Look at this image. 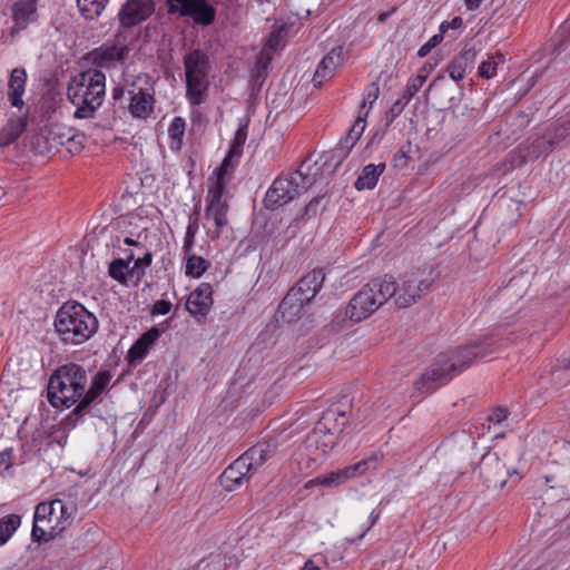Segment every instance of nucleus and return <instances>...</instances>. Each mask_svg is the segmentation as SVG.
<instances>
[{
	"label": "nucleus",
	"mask_w": 570,
	"mask_h": 570,
	"mask_svg": "<svg viewBox=\"0 0 570 570\" xmlns=\"http://www.w3.org/2000/svg\"><path fill=\"white\" fill-rule=\"evenodd\" d=\"M106 92V76L97 69H88L73 76L67 95L76 107L73 116L80 119L92 118L101 106Z\"/></svg>",
	"instance_id": "obj_1"
},
{
	"label": "nucleus",
	"mask_w": 570,
	"mask_h": 570,
	"mask_svg": "<svg viewBox=\"0 0 570 570\" xmlns=\"http://www.w3.org/2000/svg\"><path fill=\"white\" fill-rule=\"evenodd\" d=\"M97 317L78 302H67L57 312L55 330L65 344L80 345L98 331Z\"/></svg>",
	"instance_id": "obj_2"
},
{
	"label": "nucleus",
	"mask_w": 570,
	"mask_h": 570,
	"mask_svg": "<svg viewBox=\"0 0 570 570\" xmlns=\"http://www.w3.org/2000/svg\"><path fill=\"white\" fill-rule=\"evenodd\" d=\"M77 513V504L58 498L40 502L35 510L32 539L37 542H48L68 529Z\"/></svg>",
	"instance_id": "obj_3"
},
{
	"label": "nucleus",
	"mask_w": 570,
	"mask_h": 570,
	"mask_svg": "<svg viewBox=\"0 0 570 570\" xmlns=\"http://www.w3.org/2000/svg\"><path fill=\"white\" fill-rule=\"evenodd\" d=\"M488 354L480 345L462 347L451 355H442L438 358L421 379L415 383V389L421 393H431L439 385L444 384L468 367L474 358L484 357Z\"/></svg>",
	"instance_id": "obj_4"
},
{
	"label": "nucleus",
	"mask_w": 570,
	"mask_h": 570,
	"mask_svg": "<svg viewBox=\"0 0 570 570\" xmlns=\"http://www.w3.org/2000/svg\"><path fill=\"white\" fill-rule=\"evenodd\" d=\"M87 385V372L82 366L76 363L65 364L50 376L48 400L55 407L69 409L85 397Z\"/></svg>",
	"instance_id": "obj_5"
},
{
	"label": "nucleus",
	"mask_w": 570,
	"mask_h": 570,
	"mask_svg": "<svg viewBox=\"0 0 570 570\" xmlns=\"http://www.w3.org/2000/svg\"><path fill=\"white\" fill-rule=\"evenodd\" d=\"M395 293L396 283L392 276L372 279L351 298L345 308V317L358 323L370 317Z\"/></svg>",
	"instance_id": "obj_6"
},
{
	"label": "nucleus",
	"mask_w": 570,
	"mask_h": 570,
	"mask_svg": "<svg viewBox=\"0 0 570 570\" xmlns=\"http://www.w3.org/2000/svg\"><path fill=\"white\" fill-rule=\"evenodd\" d=\"M325 279L322 269H313L303 276L298 283L293 286L278 307V314L285 322L294 321L302 308L308 304L320 292Z\"/></svg>",
	"instance_id": "obj_7"
},
{
	"label": "nucleus",
	"mask_w": 570,
	"mask_h": 570,
	"mask_svg": "<svg viewBox=\"0 0 570 570\" xmlns=\"http://www.w3.org/2000/svg\"><path fill=\"white\" fill-rule=\"evenodd\" d=\"M314 180L297 169L288 175L277 177L268 188L264 204L267 209L279 208L302 194L313 185Z\"/></svg>",
	"instance_id": "obj_8"
},
{
	"label": "nucleus",
	"mask_w": 570,
	"mask_h": 570,
	"mask_svg": "<svg viewBox=\"0 0 570 570\" xmlns=\"http://www.w3.org/2000/svg\"><path fill=\"white\" fill-rule=\"evenodd\" d=\"M229 180L230 179L214 175L209 177V186L206 197L205 220L207 225H213V228L210 226L207 227L212 238L219 237L222 229L228 224L227 213L229 206L223 196Z\"/></svg>",
	"instance_id": "obj_9"
},
{
	"label": "nucleus",
	"mask_w": 570,
	"mask_h": 570,
	"mask_svg": "<svg viewBox=\"0 0 570 570\" xmlns=\"http://www.w3.org/2000/svg\"><path fill=\"white\" fill-rule=\"evenodd\" d=\"M130 102L128 109L136 118L146 119L154 110L155 89L147 76H139L128 90Z\"/></svg>",
	"instance_id": "obj_10"
},
{
	"label": "nucleus",
	"mask_w": 570,
	"mask_h": 570,
	"mask_svg": "<svg viewBox=\"0 0 570 570\" xmlns=\"http://www.w3.org/2000/svg\"><path fill=\"white\" fill-rule=\"evenodd\" d=\"M168 14L190 17L196 23L209 26L214 22L216 11L206 0H166Z\"/></svg>",
	"instance_id": "obj_11"
},
{
	"label": "nucleus",
	"mask_w": 570,
	"mask_h": 570,
	"mask_svg": "<svg viewBox=\"0 0 570 570\" xmlns=\"http://www.w3.org/2000/svg\"><path fill=\"white\" fill-rule=\"evenodd\" d=\"M347 424L346 411L341 406H332L327 409L321 420L317 422L313 432L308 435L309 445H318L323 432L340 434Z\"/></svg>",
	"instance_id": "obj_12"
},
{
	"label": "nucleus",
	"mask_w": 570,
	"mask_h": 570,
	"mask_svg": "<svg viewBox=\"0 0 570 570\" xmlns=\"http://www.w3.org/2000/svg\"><path fill=\"white\" fill-rule=\"evenodd\" d=\"M432 281L424 278L422 274L406 275L402 282V286H396V293L393 295L395 304L400 308L411 306L420 298L430 287Z\"/></svg>",
	"instance_id": "obj_13"
},
{
	"label": "nucleus",
	"mask_w": 570,
	"mask_h": 570,
	"mask_svg": "<svg viewBox=\"0 0 570 570\" xmlns=\"http://www.w3.org/2000/svg\"><path fill=\"white\" fill-rule=\"evenodd\" d=\"M155 10L153 0H127L118 17L121 26L134 27L148 19Z\"/></svg>",
	"instance_id": "obj_14"
},
{
	"label": "nucleus",
	"mask_w": 570,
	"mask_h": 570,
	"mask_svg": "<svg viewBox=\"0 0 570 570\" xmlns=\"http://www.w3.org/2000/svg\"><path fill=\"white\" fill-rule=\"evenodd\" d=\"M479 472L488 488L501 489L507 482L508 471L495 454L488 453L482 456Z\"/></svg>",
	"instance_id": "obj_15"
},
{
	"label": "nucleus",
	"mask_w": 570,
	"mask_h": 570,
	"mask_svg": "<svg viewBox=\"0 0 570 570\" xmlns=\"http://www.w3.org/2000/svg\"><path fill=\"white\" fill-rule=\"evenodd\" d=\"M246 139H247L246 127L240 126L234 135V138L229 145L227 155L223 159L220 166L214 170V173H213L214 176H219L223 178L230 179L232 171L235 168V166L238 164V160L243 154V147L245 145Z\"/></svg>",
	"instance_id": "obj_16"
},
{
	"label": "nucleus",
	"mask_w": 570,
	"mask_h": 570,
	"mask_svg": "<svg viewBox=\"0 0 570 570\" xmlns=\"http://www.w3.org/2000/svg\"><path fill=\"white\" fill-rule=\"evenodd\" d=\"M213 287L209 283L199 284L186 301V309L194 317H205L213 306Z\"/></svg>",
	"instance_id": "obj_17"
},
{
	"label": "nucleus",
	"mask_w": 570,
	"mask_h": 570,
	"mask_svg": "<svg viewBox=\"0 0 570 570\" xmlns=\"http://www.w3.org/2000/svg\"><path fill=\"white\" fill-rule=\"evenodd\" d=\"M128 53L125 45L106 42L89 53V59L96 67L110 68L124 61Z\"/></svg>",
	"instance_id": "obj_18"
},
{
	"label": "nucleus",
	"mask_w": 570,
	"mask_h": 570,
	"mask_svg": "<svg viewBox=\"0 0 570 570\" xmlns=\"http://www.w3.org/2000/svg\"><path fill=\"white\" fill-rule=\"evenodd\" d=\"M11 12L13 27L10 35L13 37L37 20V0H18L12 4Z\"/></svg>",
	"instance_id": "obj_19"
},
{
	"label": "nucleus",
	"mask_w": 570,
	"mask_h": 570,
	"mask_svg": "<svg viewBox=\"0 0 570 570\" xmlns=\"http://www.w3.org/2000/svg\"><path fill=\"white\" fill-rule=\"evenodd\" d=\"M366 117L367 112H365L363 116L362 111H358L357 118L355 119L353 126L346 136L341 139L338 146L332 151L331 159L338 158V163H341L342 159L347 157L353 146L364 132L366 127Z\"/></svg>",
	"instance_id": "obj_20"
},
{
	"label": "nucleus",
	"mask_w": 570,
	"mask_h": 570,
	"mask_svg": "<svg viewBox=\"0 0 570 570\" xmlns=\"http://www.w3.org/2000/svg\"><path fill=\"white\" fill-rule=\"evenodd\" d=\"M111 374L109 371H99L91 380L90 386L85 389V397L81 399L73 410L75 414L85 411L109 385Z\"/></svg>",
	"instance_id": "obj_21"
},
{
	"label": "nucleus",
	"mask_w": 570,
	"mask_h": 570,
	"mask_svg": "<svg viewBox=\"0 0 570 570\" xmlns=\"http://www.w3.org/2000/svg\"><path fill=\"white\" fill-rule=\"evenodd\" d=\"M253 472L242 456L236 459L220 475V483L226 491H234L242 485L245 476Z\"/></svg>",
	"instance_id": "obj_22"
},
{
	"label": "nucleus",
	"mask_w": 570,
	"mask_h": 570,
	"mask_svg": "<svg viewBox=\"0 0 570 570\" xmlns=\"http://www.w3.org/2000/svg\"><path fill=\"white\" fill-rule=\"evenodd\" d=\"M342 48L332 49L318 63L313 82L315 87H320L325 79L334 76L335 70L342 65Z\"/></svg>",
	"instance_id": "obj_23"
},
{
	"label": "nucleus",
	"mask_w": 570,
	"mask_h": 570,
	"mask_svg": "<svg viewBox=\"0 0 570 570\" xmlns=\"http://www.w3.org/2000/svg\"><path fill=\"white\" fill-rule=\"evenodd\" d=\"M276 452V445L273 442H262L258 443L250 449H248L240 456L246 462V464L250 468L252 471L257 470L261 465H263L269 458H272Z\"/></svg>",
	"instance_id": "obj_24"
},
{
	"label": "nucleus",
	"mask_w": 570,
	"mask_h": 570,
	"mask_svg": "<svg viewBox=\"0 0 570 570\" xmlns=\"http://www.w3.org/2000/svg\"><path fill=\"white\" fill-rule=\"evenodd\" d=\"M27 82V72L22 68H14L9 78L8 82V98L11 105L16 108L23 106L22 96L24 94Z\"/></svg>",
	"instance_id": "obj_25"
},
{
	"label": "nucleus",
	"mask_w": 570,
	"mask_h": 570,
	"mask_svg": "<svg viewBox=\"0 0 570 570\" xmlns=\"http://www.w3.org/2000/svg\"><path fill=\"white\" fill-rule=\"evenodd\" d=\"M475 59L476 51L474 49L469 48L463 50L448 67L451 79L454 81L462 80L465 73L472 70Z\"/></svg>",
	"instance_id": "obj_26"
},
{
	"label": "nucleus",
	"mask_w": 570,
	"mask_h": 570,
	"mask_svg": "<svg viewBox=\"0 0 570 570\" xmlns=\"http://www.w3.org/2000/svg\"><path fill=\"white\" fill-rule=\"evenodd\" d=\"M27 127L26 116L10 117L0 130V147L14 142Z\"/></svg>",
	"instance_id": "obj_27"
},
{
	"label": "nucleus",
	"mask_w": 570,
	"mask_h": 570,
	"mask_svg": "<svg viewBox=\"0 0 570 570\" xmlns=\"http://www.w3.org/2000/svg\"><path fill=\"white\" fill-rule=\"evenodd\" d=\"M385 167L384 163H380L377 165L368 164L364 166L354 184L355 188L357 190L373 189L376 186L380 176L384 173Z\"/></svg>",
	"instance_id": "obj_28"
},
{
	"label": "nucleus",
	"mask_w": 570,
	"mask_h": 570,
	"mask_svg": "<svg viewBox=\"0 0 570 570\" xmlns=\"http://www.w3.org/2000/svg\"><path fill=\"white\" fill-rule=\"evenodd\" d=\"M159 335L160 333L157 328H151L144 333L130 347L128 352L129 361L135 362L142 360L146 356L148 348L157 341Z\"/></svg>",
	"instance_id": "obj_29"
},
{
	"label": "nucleus",
	"mask_w": 570,
	"mask_h": 570,
	"mask_svg": "<svg viewBox=\"0 0 570 570\" xmlns=\"http://www.w3.org/2000/svg\"><path fill=\"white\" fill-rule=\"evenodd\" d=\"M186 76L207 75L208 59L207 56L200 50H193L184 58Z\"/></svg>",
	"instance_id": "obj_30"
},
{
	"label": "nucleus",
	"mask_w": 570,
	"mask_h": 570,
	"mask_svg": "<svg viewBox=\"0 0 570 570\" xmlns=\"http://www.w3.org/2000/svg\"><path fill=\"white\" fill-rule=\"evenodd\" d=\"M187 98L190 104L199 105L202 97L207 90V75L186 76Z\"/></svg>",
	"instance_id": "obj_31"
},
{
	"label": "nucleus",
	"mask_w": 570,
	"mask_h": 570,
	"mask_svg": "<svg viewBox=\"0 0 570 570\" xmlns=\"http://www.w3.org/2000/svg\"><path fill=\"white\" fill-rule=\"evenodd\" d=\"M134 258H135V255L132 252H130L126 256V258L114 259L109 264V269H108L109 276L111 278L116 279L117 282H119L120 284H127L128 279H132L129 263L131 261H134Z\"/></svg>",
	"instance_id": "obj_32"
},
{
	"label": "nucleus",
	"mask_w": 570,
	"mask_h": 570,
	"mask_svg": "<svg viewBox=\"0 0 570 570\" xmlns=\"http://www.w3.org/2000/svg\"><path fill=\"white\" fill-rule=\"evenodd\" d=\"M20 524L21 517L19 514H8L0 519V547L11 539Z\"/></svg>",
	"instance_id": "obj_33"
},
{
	"label": "nucleus",
	"mask_w": 570,
	"mask_h": 570,
	"mask_svg": "<svg viewBox=\"0 0 570 570\" xmlns=\"http://www.w3.org/2000/svg\"><path fill=\"white\" fill-rule=\"evenodd\" d=\"M109 0H77L79 11L86 19L98 18L106 8Z\"/></svg>",
	"instance_id": "obj_34"
},
{
	"label": "nucleus",
	"mask_w": 570,
	"mask_h": 570,
	"mask_svg": "<svg viewBox=\"0 0 570 570\" xmlns=\"http://www.w3.org/2000/svg\"><path fill=\"white\" fill-rule=\"evenodd\" d=\"M186 259V275L198 278L200 277L208 268L209 264L206 259L200 256H196L193 254H187Z\"/></svg>",
	"instance_id": "obj_35"
},
{
	"label": "nucleus",
	"mask_w": 570,
	"mask_h": 570,
	"mask_svg": "<svg viewBox=\"0 0 570 570\" xmlns=\"http://www.w3.org/2000/svg\"><path fill=\"white\" fill-rule=\"evenodd\" d=\"M422 78L421 77H412L409 79L405 90L401 99H399L394 104V108L400 107L403 108L409 101L414 97V95L422 88Z\"/></svg>",
	"instance_id": "obj_36"
},
{
	"label": "nucleus",
	"mask_w": 570,
	"mask_h": 570,
	"mask_svg": "<svg viewBox=\"0 0 570 570\" xmlns=\"http://www.w3.org/2000/svg\"><path fill=\"white\" fill-rule=\"evenodd\" d=\"M503 61L501 55L490 56L485 61H482L479 66L478 72L480 77L490 79L495 76L499 63Z\"/></svg>",
	"instance_id": "obj_37"
},
{
	"label": "nucleus",
	"mask_w": 570,
	"mask_h": 570,
	"mask_svg": "<svg viewBox=\"0 0 570 570\" xmlns=\"http://www.w3.org/2000/svg\"><path fill=\"white\" fill-rule=\"evenodd\" d=\"M347 475L344 471V468L337 471H332L326 475H322L316 478L313 482L325 487H337L344 482H346Z\"/></svg>",
	"instance_id": "obj_38"
},
{
	"label": "nucleus",
	"mask_w": 570,
	"mask_h": 570,
	"mask_svg": "<svg viewBox=\"0 0 570 570\" xmlns=\"http://www.w3.org/2000/svg\"><path fill=\"white\" fill-rule=\"evenodd\" d=\"M186 122L181 117H175L168 128V135L176 148H179L185 134Z\"/></svg>",
	"instance_id": "obj_39"
},
{
	"label": "nucleus",
	"mask_w": 570,
	"mask_h": 570,
	"mask_svg": "<svg viewBox=\"0 0 570 570\" xmlns=\"http://www.w3.org/2000/svg\"><path fill=\"white\" fill-rule=\"evenodd\" d=\"M551 145L552 140L550 139V137L543 136L541 138H538L529 146L527 157L532 159L538 158L542 154L548 153Z\"/></svg>",
	"instance_id": "obj_40"
},
{
	"label": "nucleus",
	"mask_w": 570,
	"mask_h": 570,
	"mask_svg": "<svg viewBox=\"0 0 570 570\" xmlns=\"http://www.w3.org/2000/svg\"><path fill=\"white\" fill-rule=\"evenodd\" d=\"M376 458H370L367 460H362L355 464L348 465L344 468V471L347 475V479L355 478L357 475L364 474L371 466L375 468Z\"/></svg>",
	"instance_id": "obj_41"
},
{
	"label": "nucleus",
	"mask_w": 570,
	"mask_h": 570,
	"mask_svg": "<svg viewBox=\"0 0 570 570\" xmlns=\"http://www.w3.org/2000/svg\"><path fill=\"white\" fill-rule=\"evenodd\" d=\"M151 261L153 254L150 252H146L142 257L137 258L130 267L131 278L140 281L145 275V269L150 266Z\"/></svg>",
	"instance_id": "obj_42"
},
{
	"label": "nucleus",
	"mask_w": 570,
	"mask_h": 570,
	"mask_svg": "<svg viewBox=\"0 0 570 570\" xmlns=\"http://www.w3.org/2000/svg\"><path fill=\"white\" fill-rule=\"evenodd\" d=\"M336 441H337L336 434H333L331 432H323L318 445H314V446L321 451L322 455H327L335 446ZM307 445L309 448L313 446V445H309L308 442H307Z\"/></svg>",
	"instance_id": "obj_43"
},
{
	"label": "nucleus",
	"mask_w": 570,
	"mask_h": 570,
	"mask_svg": "<svg viewBox=\"0 0 570 570\" xmlns=\"http://www.w3.org/2000/svg\"><path fill=\"white\" fill-rule=\"evenodd\" d=\"M197 229H198V225H197V219L195 218L189 222L187 229H186V235H185L184 245H183V249H184L185 254H189L191 252L193 246H194V237L197 233Z\"/></svg>",
	"instance_id": "obj_44"
},
{
	"label": "nucleus",
	"mask_w": 570,
	"mask_h": 570,
	"mask_svg": "<svg viewBox=\"0 0 570 570\" xmlns=\"http://www.w3.org/2000/svg\"><path fill=\"white\" fill-rule=\"evenodd\" d=\"M377 97H379V87L375 83L370 85L366 88V90H365L364 100H363V104H362V107H361V110H360V111H362L363 116H364L365 112H368L367 110H365L366 104L368 102L370 104V108H371L372 105L377 99Z\"/></svg>",
	"instance_id": "obj_45"
},
{
	"label": "nucleus",
	"mask_w": 570,
	"mask_h": 570,
	"mask_svg": "<svg viewBox=\"0 0 570 570\" xmlns=\"http://www.w3.org/2000/svg\"><path fill=\"white\" fill-rule=\"evenodd\" d=\"M86 137L82 134H75L67 139L68 150L70 153H80L83 148Z\"/></svg>",
	"instance_id": "obj_46"
},
{
	"label": "nucleus",
	"mask_w": 570,
	"mask_h": 570,
	"mask_svg": "<svg viewBox=\"0 0 570 570\" xmlns=\"http://www.w3.org/2000/svg\"><path fill=\"white\" fill-rule=\"evenodd\" d=\"M442 40L441 35L433 36L426 43H424L417 51L419 57L423 58L429 55L432 48H434Z\"/></svg>",
	"instance_id": "obj_47"
},
{
	"label": "nucleus",
	"mask_w": 570,
	"mask_h": 570,
	"mask_svg": "<svg viewBox=\"0 0 570 570\" xmlns=\"http://www.w3.org/2000/svg\"><path fill=\"white\" fill-rule=\"evenodd\" d=\"M171 308V303L165 299L157 301L151 309L154 315H166Z\"/></svg>",
	"instance_id": "obj_48"
},
{
	"label": "nucleus",
	"mask_w": 570,
	"mask_h": 570,
	"mask_svg": "<svg viewBox=\"0 0 570 570\" xmlns=\"http://www.w3.org/2000/svg\"><path fill=\"white\" fill-rule=\"evenodd\" d=\"M380 514L381 512L380 511H375L373 510L368 518H367V522L362 531V533L358 535V539H363L365 533L377 522L379 518H380Z\"/></svg>",
	"instance_id": "obj_49"
},
{
	"label": "nucleus",
	"mask_w": 570,
	"mask_h": 570,
	"mask_svg": "<svg viewBox=\"0 0 570 570\" xmlns=\"http://www.w3.org/2000/svg\"><path fill=\"white\" fill-rule=\"evenodd\" d=\"M507 416H508L507 410L499 407L492 412V414L489 416V420H490V422L499 424L502 421H504L507 419Z\"/></svg>",
	"instance_id": "obj_50"
},
{
	"label": "nucleus",
	"mask_w": 570,
	"mask_h": 570,
	"mask_svg": "<svg viewBox=\"0 0 570 570\" xmlns=\"http://www.w3.org/2000/svg\"><path fill=\"white\" fill-rule=\"evenodd\" d=\"M12 465V454L10 451L6 450L0 453V468L3 466V470L7 471Z\"/></svg>",
	"instance_id": "obj_51"
},
{
	"label": "nucleus",
	"mask_w": 570,
	"mask_h": 570,
	"mask_svg": "<svg viewBox=\"0 0 570 570\" xmlns=\"http://www.w3.org/2000/svg\"><path fill=\"white\" fill-rule=\"evenodd\" d=\"M463 26L461 17H454L450 22H443L440 27L441 32H444L448 28L459 29Z\"/></svg>",
	"instance_id": "obj_52"
},
{
	"label": "nucleus",
	"mask_w": 570,
	"mask_h": 570,
	"mask_svg": "<svg viewBox=\"0 0 570 570\" xmlns=\"http://www.w3.org/2000/svg\"><path fill=\"white\" fill-rule=\"evenodd\" d=\"M557 139H567L570 137V121L562 124L556 131Z\"/></svg>",
	"instance_id": "obj_53"
},
{
	"label": "nucleus",
	"mask_w": 570,
	"mask_h": 570,
	"mask_svg": "<svg viewBox=\"0 0 570 570\" xmlns=\"http://www.w3.org/2000/svg\"><path fill=\"white\" fill-rule=\"evenodd\" d=\"M278 40H279V33H272L267 40L268 48L271 50H274L278 45Z\"/></svg>",
	"instance_id": "obj_54"
},
{
	"label": "nucleus",
	"mask_w": 570,
	"mask_h": 570,
	"mask_svg": "<svg viewBox=\"0 0 570 570\" xmlns=\"http://www.w3.org/2000/svg\"><path fill=\"white\" fill-rule=\"evenodd\" d=\"M482 2L483 0H464L466 9L471 11L476 10Z\"/></svg>",
	"instance_id": "obj_55"
},
{
	"label": "nucleus",
	"mask_w": 570,
	"mask_h": 570,
	"mask_svg": "<svg viewBox=\"0 0 570 570\" xmlns=\"http://www.w3.org/2000/svg\"><path fill=\"white\" fill-rule=\"evenodd\" d=\"M210 564L213 566V570H218L222 564H225V558L216 556L213 558Z\"/></svg>",
	"instance_id": "obj_56"
},
{
	"label": "nucleus",
	"mask_w": 570,
	"mask_h": 570,
	"mask_svg": "<svg viewBox=\"0 0 570 570\" xmlns=\"http://www.w3.org/2000/svg\"><path fill=\"white\" fill-rule=\"evenodd\" d=\"M301 570H321V568L313 560H307Z\"/></svg>",
	"instance_id": "obj_57"
},
{
	"label": "nucleus",
	"mask_w": 570,
	"mask_h": 570,
	"mask_svg": "<svg viewBox=\"0 0 570 570\" xmlns=\"http://www.w3.org/2000/svg\"><path fill=\"white\" fill-rule=\"evenodd\" d=\"M429 72L426 71V66H423L422 68L419 69L417 71V75L415 77H421L422 78V83L424 85L426 78L429 77Z\"/></svg>",
	"instance_id": "obj_58"
},
{
	"label": "nucleus",
	"mask_w": 570,
	"mask_h": 570,
	"mask_svg": "<svg viewBox=\"0 0 570 570\" xmlns=\"http://www.w3.org/2000/svg\"><path fill=\"white\" fill-rule=\"evenodd\" d=\"M122 95H124V88H121V87H116V88L112 90V97H114L115 99H118V98L122 97Z\"/></svg>",
	"instance_id": "obj_59"
},
{
	"label": "nucleus",
	"mask_w": 570,
	"mask_h": 570,
	"mask_svg": "<svg viewBox=\"0 0 570 570\" xmlns=\"http://www.w3.org/2000/svg\"><path fill=\"white\" fill-rule=\"evenodd\" d=\"M268 61H269V57H267L266 60H264L263 57H262V58L258 59L257 65L262 66V67H265Z\"/></svg>",
	"instance_id": "obj_60"
},
{
	"label": "nucleus",
	"mask_w": 570,
	"mask_h": 570,
	"mask_svg": "<svg viewBox=\"0 0 570 570\" xmlns=\"http://www.w3.org/2000/svg\"><path fill=\"white\" fill-rule=\"evenodd\" d=\"M124 243H125L126 245H129V246H131V245H138L134 239H131V238H129V237H126V238L124 239Z\"/></svg>",
	"instance_id": "obj_61"
},
{
	"label": "nucleus",
	"mask_w": 570,
	"mask_h": 570,
	"mask_svg": "<svg viewBox=\"0 0 570 570\" xmlns=\"http://www.w3.org/2000/svg\"><path fill=\"white\" fill-rule=\"evenodd\" d=\"M562 366L564 368H569L570 367V357L562 360Z\"/></svg>",
	"instance_id": "obj_62"
},
{
	"label": "nucleus",
	"mask_w": 570,
	"mask_h": 570,
	"mask_svg": "<svg viewBox=\"0 0 570 570\" xmlns=\"http://www.w3.org/2000/svg\"><path fill=\"white\" fill-rule=\"evenodd\" d=\"M424 66H426V71L430 73L431 70L433 69V65L431 63H425Z\"/></svg>",
	"instance_id": "obj_63"
},
{
	"label": "nucleus",
	"mask_w": 570,
	"mask_h": 570,
	"mask_svg": "<svg viewBox=\"0 0 570 570\" xmlns=\"http://www.w3.org/2000/svg\"><path fill=\"white\" fill-rule=\"evenodd\" d=\"M386 18H387V13H382L379 19H380V21H384Z\"/></svg>",
	"instance_id": "obj_64"
}]
</instances>
